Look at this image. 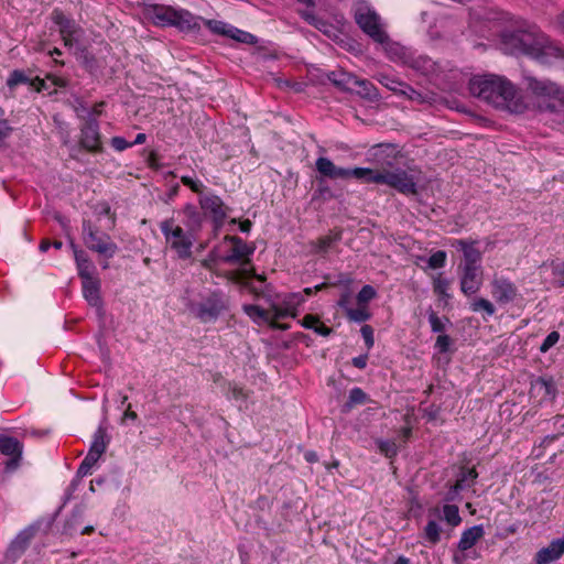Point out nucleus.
Listing matches in <instances>:
<instances>
[{
	"label": "nucleus",
	"mask_w": 564,
	"mask_h": 564,
	"mask_svg": "<svg viewBox=\"0 0 564 564\" xmlns=\"http://www.w3.org/2000/svg\"><path fill=\"white\" fill-rule=\"evenodd\" d=\"M501 50L511 55L530 56L542 64L564 57V50L551 42L535 25L503 33Z\"/></svg>",
	"instance_id": "nucleus-1"
},
{
	"label": "nucleus",
	"mask_w": 564,
	"mask_h": 564,
	"mask_svg": "<svg viewBox=\"0 0 564 564\" xmlns=\"http://www.w3.org/2000/svg\"><path fill=\"white\" fill-rule=\"evenodd\" d=\"M473 96L511 113H523L529 105L510 80L497 75L474 77L469 80Z\"/></svg>",
	"instance_id": "nucleus-2"
},
{
	"label": "nucleus",
	"mask_w": 564,
	"mask_h": 564,
	"mask_svg": "<svg viewBox=\"0 0 564 564\" xmlns=\"http://www.w3.org/2000/svg\"><path fill=\"white\" fill-rule=\"evenodd\" d=\"M368 172L365 177L367 183L386 184L404 195H414L417 193L416 181L402 169H368Z\"/></svg>",
	"instance_id": "nucleus-3"
},
{
	"label": "nucleus",
	"mask_w": 564,
	"mask_h": 564,
	"mask_svg": "<svg viewBox=\"0 0 564 564\" xmlns=\"http://www.w3.org/2000/svg\"><path fill=\"white\" fill-rule=\"evenodd\" d=\"M160 229L170 248L176 252L180 259H188L192 257V248L195 237L193 231L184 230L180 225L175 224L173 218L163 220Z\"/></svg>",
	"instance_id": "nucleus-4"
},
{
	"label": "nucleus",
	"mask_w": 564,
	"mask_h": 564,
	"mask_svg": "<svg viewBox=\"0 0 564 564\" xmlns=\"http://www.w3.org/2000/svg\"><path fill=\"white\" fill-rule=\"evenodd\" d=\"M228 307V296L221 291H212L200 302L189 304L188 310L200 322L210 323L215 322Z\"/></svg>",
	"instance_id": "nucleus-5"
},
{
	"label": "nucleus",
	"mask_w": 564,
	"mask_h": 564,
	"mask_svg": "<svg viewBox=\"0 0 564 564\" xmlns=\"http://www.w3.org/2000/svg\"><path fill=\"white\" fill-rule=\"evenodd\" d=\"M225 241H229L232 247L230 251L221 258L225 263H239L241 268L238 271L226 273V278L230 281H238V274H247L249 272L250 256L254 252V247L248 246L241 238L237 236H226Z\"/></svg>",
	"instance_id": "nucleus-6"
},
{
	"label": "nucleus",
	"mask_w": 564,
	"mask_h": 564,
	"mask_svg": "<svg viewBox=\"0 0 564 564\" xmlns=\"http://www.w3.org/2000/svg\"><path fill=\"white\" fill-rule=\"evenodd\" d=\"M145 14L156 25H177L182 29H191L195 25L194 18L188 11H178L167 6L150 4L145 9Z\"/></svg>",
	"instance_id": "nucleus-7"
},
{
	"label": "nucleus",
	"mask_w": 564,
	"mask_h": 564,
	"mask_svg": "<svg viewBox=\"0 0 564 564\" xmlns=\"http://www.w3.org/2000/svg\"><path fill=\"white\" fill-rule=\"evenodd\" d=\"M355 21L358 26L375 42L388 44L390 39L384 30L379 14L366 4H360L355 10Z\"/></svg>",
	"instance_id": "nucleus-8"
},
{
	"label": "nucleus",
	"mask_w": 564,
	"mask_h": 564,
	"mask_svg": "<svg viewBox=\"0 0 564 564\" xmlns=\"http://www.w3.org/2000/svg\"><path fill=\"white\" fill-rule=\"evenodd\" d=\"M527 88L532 93L536 107L540 111L556 112L557 105L554 101L557 85L551 80L538 79L533 76H525Z\"/></svg>",
	"instance_id": "nucleus-9"
},
{
	"label": "nucleus",
	"mask_w": 564,
	"mask_h": 564,
	"mask_svg": "<svg viewBox=\"0 0 564 564\" xmlns=\"http://www.w3.org/2000/svg\"><path fill=\"white\" fill-rule=\"evenodd\" d=\"M83 241L89 250L107 258H112L118 251V246L110 236L99 232L89 220H83Z\"/></svg>",
	"instance_id": "nucleus-10"
},
{
	"label": "nucleus",
	"mask_w": 564,
	"mask_h": 564,
	"mask_svg": "<svg viewBox=\"0 0 564 564\" xmlns=\"http://www.w3.org/2000/svg\"><path fill=\"white\" fill-rule=\"evenodd\" d=\"M315 166L317 172L330 180H347L355 177L358 180H365L368 172V167H354L344 169L336 166L328 158L321 156L316 160Z\"/></svg>",
	"instance_id": "nucleus-11"
},
{
	"label": "nucleus",
	"mask_w": 564,
	"mask_h": 564,
	"mask_svg": "<svg viewBox=\"0 0 564 564\" xmlns=\"http://www.w3.org/2000/svg\"><path fill=\"white\" fill-rule=\"evenodd\" d=\"M491 295L499 304L513 302L518 296V288L509 279L494 275L491 282Z\"/></svg>",
	"instance_id": "nucleus-12"
},
{
	"label": "nucleus",
	"mask_w": 564,
	"mask_h": 564,
	"mask_svg": "<svg viewBox=\"0 0 564 564\" xmlns=\"http://www.w3.org/2000/svg\"><path fill=\"white\" fill-rule=\"evenodd\" d=\"M54 22L59 26V34L66 47L72 48L82 35V29L62 12H54Z\"/></svg>",
	"instance_id": "nucleus-13"
},
{
	"label": "nucleus",
	"mask_w": 564,
	"mask_h": 564,
	"mask_svg": "<svg viewBox=\"0 0 564 564\" xmlns=\"http://www.w3.org/2000/svg\"><path fill=\"white\" fill-rule=\"evenodd\" d=\"M478 241L468 239H454L451 246L463 252L464 262L459 267L481 268V252L477 248Z\"/></svg>",
	"instance_id": "nucleus-14"
},
{
	"label": "nucleus",
	"mask_w": 564,
	"mask_h": 564,
	"mask_svg": "<svg viewBox=\"0 0 564 564\" xmlns=\"http://www.w3.org/2000/svg\"><path fill=\"white\" fill-rule=\"evenodd\" d=\"M0 453L9 457L6 462V470L13 471L21 459L22 444L15 437L0 435Z\"/></svg>",
	"instance_id": "nucleus-15"
},
{
	"label": "nucleus",
	"mask_w": 564,
	"mask_h": 564,
	"mask_svg": "<svg viewBox=\"0 0 564 564\" xmlns=\"http://www.w3.org/2000/svg\"><path fill=\"white\" fill-rule=\"evenodd\" d=\"M199 205L203 210L209 213L213 220L217 226H221L227 217V207L223 199L214 194H208L199 197Z\"/></svg>",
	"instance_id": "nucleus-16"
},
{
	"label": "nucleus",
	"mask_w": 564,
	"mask_h": 564,
	"mask_svg": "<svg viewBox=\"0 0 564 564\" xmlns=\"http://www.w3.org/2000/svg\"><path fill=\"white\" fill-rule=\"evenodd\" d=\"M462 271L460 291L470 296L480 290L482 284L481 268L458 267Z\"/></svg>",
	"instance_id": "nucleus-17"
},
{
	"label": "nucleus",
	"mask_w": 564,
	"mask_h": 564,
	"mask_svg": "<svg viewBox=\"0 0 564 564\" xmlns=\"http://www.w3.org/2000/svg\"><path fill=\"white\" fill-rule=\"evenodd\" d=\"M83 295L90 306L97 308L99 316L104 315L101 297H100V281L99 279L90 278L83 280Z\"/></svg>",
	"instance_id": "nucleus-18"
},
{
	"label": "nucleus",
	"mask_w": 564,
	"mask_h": 564,
	"mask_svg": "<svg viewBox=\"0 0 564 564\" xmlns=\"http://www.w3.org/2000/svg\"><path fill=\"white\" fill-rule=\"evenodd\" d=\"M80 144L91 152L100 150L99 127L96 120H89L83 127Z\"/></svg>",
	"instance_id": "nucleus-19"
},
{
	"label": "nucleus",
	"mask_w": 564,
	"mask_h": 564,
	"mask_svg": "<svg viewBox=\"0 0 564 564\" xmlns=\"http://www.w3.org/2000/svg\"><path fill=\"white\" fill-rule=\"evenodd\" d=\"M564 554V536L553 540L546 547L535 554V564H550Z\"/></svg>",
	"instance_id": "nucleus-20"
},
{
	"label": "nucleus",
	"mask_w": 564,
	"mask_h": 564,
	"mask_svg": "<svg viewBox=\"0 0 564 564\" xmlns=\"http://www.w3.org/2000/svg\"><path fill=\"white\" fill-rule=\"evenodd\" d=\"M531 394L541 401L553 400L556 395V386L553 379L540 377L531 383Z\"/></svg>",
	"instance_id": "nucleus-21"
},
{
	"label": "nucleus",
	"mask_w": 564,
	"mask_h": 564,
	"mask_svg": "<svg viewBox=\"0 0 564 564\" xmlns=\"http://www.w3.org/2000/svg\"><path fill=\"white\" fill-rule=\"evenodd\" d=\"M378 82L384 87H387L389 90L406 95L410 99H416L420 97V94L415 91L412 87L390 75L380 74L378 76Z\"/></svg>",
	"instance_id": "nucleus-22"
},
{
	"label": "nucleus",
	"mask_w": 564,
	"mask_h": 564,
	"mask_svg": "<svg viewBox=\"0 0 564 564\" xmlns=\"http://www.w3.org/2000/svg\"><path fill=\"white\" fill-rule=\"evenodd\" d=\"M39 527L32 524L21 531L14 541L11 543L10 549L8 551L9 555H13L14 557L20 556L24 550L28 547L30 541L34 538L37 532Z\"/></svg>",
	"instance_id": "nucleus-23"
},
{
	"label": "nucleus",
	"mask_w": 564,
	"mask_h": 564,
	"mask_svg": "<svg viewBox=\"0 0 564 564\" xmlns=\"http://www.w3.org/2000/svg\"><path fill=\"white\" fill-rule=\"evenodd\" d=\"M70 247L74 251L75 261L78 269V274L82 280L95 278V265L89 260L85 251L78 249V247L72 241Z\"/></svg>",
	"instance_id": "nucleus-24"
},
{
	"label": "nucleus",
	"mask_w": 564,
	"mask_h": 564,
	"mask_svg": "<svg viewBox=\"0 0 564 564\" xmlns=\"http://www.w3.org/2000/svg\"><path fill=\"white\" fill-rule=\"evenodd\" d=\"M478 477V473L475 468H462L458 478L454 486L451 487L448 491L447 500L454 499V496L457 495L460 490L469 488Z\"/></svg>",
	"instance_id": "nucleus-25"
},
{
	"label": "nucleus",
	"mask_w": 564,
	"mask_h": 564,
	"mask_svg": "<svg viewBox=\"0 0 564 564\" xmlns=\"http://www.w3.org/2000/svg\"><path fill=\"white\" fill-rule=\"evenodd\" d=\"M356 76L343 69L333 70L327 74V79L337 88L344 91H354L352 85Z\"/></svg>",
	"instance_id": "nucleus-26"
},
{
	"label": "nucleus",
	"mask_w": 564,
	"mask_h": 564,
	"mask_svg": "<svg viewBox=\"0 0 564 564\" xmlns=\"http://www.w3.org/2000/svg\"><path fill=\"white\" fill-rule=\"evenodd\" d=\"M485 534L482 525H474L462 533L458 550L465 552L471 549Z\"/></svg>",
	"instance_id": "nucleus-27"
},
{
	"label": "nucleus",
	"mask_w": 564,
	"mask_h": 564,
	"mask_svg": "<svg viewBox=\"0 0 564 564\" xmlns=\"http://www.w3.org/2000/svg\"><path fill=\"white\" fill-rule=\"evenodd\" d=\"M395 148L392 144H377L370 150L371 160L378 164H391L390 159H394Z\"/></svg>",
	"instance_id": "nucleus-28"
},
{
	"label": "nucleus",
	"mask_w": 564,
	"mask_h": 564,
	"mask_svg": "<svg viewBox=\"0 0 564 564\" xmlns=\"http://www.w3.org/2000/svg\"><path fill=\"white\" fill-rule=\"evenodd\" d=\"M83 519L84 509L82 507H76L72 514L65 520L62 534L72 536L77 533L82 528Z\"/></svg>",
	"instance_id": "nucleus-29"
},
{
	"label": "nucleus",
	"mask_w": 564,
	"mask_h": 564,
	"mask_svg": "<svg viewBox=\"0 0 564 564\" xmlns=\"http://www.w3.org/2000/svg\"><path fill=\"white\" fill-rule=\"evenodd\" d=\"M354 87H357V89H354L352 93H356L361 98L368 100H377L379 98L377 88L367 79H360L356 76L352 88Z\"/></svg>",
	"instance_id": "nucleus-30"
},
{
	"label": "nucleus",
	"mask_w": 564,
	"mask_h": 564,
	"mask_svg": "<svg viewBox=\"0 0 564 564\" xmlns=\"http://www.w3.org/2000/svg\"><path fill=\"white\" fill-rule=\"evenodd\" d=\"M183 214L186 218L184 221L186 228L188 229V231H193L195 234L202 226L203 218L200 213L194 205L187 204L183 208Z\"/></svg>",
	"instance_id": "nucleus-31"
},
{
	"label": "nucleus",
	"mask_w": 564,
	"mask_h": 564,
	"mask_svg": "<svg viewBox=\"0 0 564 564\" xmlns=\"http://www.w3.org/2000/svg\"><path fill=\"white\" fill-rule=\"evenodd\" d=\"M107 445V431L102 426H99L94 434V440L89 452L101 456L106 452Z\"/></svg>",
	"instance_id": "nucleus-32"
},
{
	"label": "nucleus",
	"mask_w": 564,
	"mask_h": 564,
	"mask_svg": "<svg viewBox=\"0 0 564 564\" xmlns=\"http://www.w3.org/2000/svg\"><path fill=\"white\" fill-rule=\"evenodd\" d=\"M341 239V231H334L327 236L321 237L316 241V252L326 253L333 246Z\"/></svg>",
	"instance_id": "nucleus-33"
},
{
	"label": "nucleus",
	"mask_w": 564,
	"mask_h": 564,
	"mask_svg": "<svg viewBox=\"0 0 564 564\" xmlns=\"http://www.w3.org/2000/svg\"><path fill=\"white\" fill-rule=\"evenodd\" d=\"M243 311L254 322H264L269 324L271 321V312L265 311L258 305H245Z\"/></svg>",
	"instance_id": "nucleus-34"
},
{
	"label": "nucleus",
	"mask_w": 564,
	"mask_h": 564,
	"mask_svg": "<svg viewBox=\"0 0 564 564\" xmlns=\"http://www.w3.org/2000/svg\"><path fill=\"white\" fill-rule=\"evenodd\" d=\"M30 76H28L23 70L15 69L13 70L7 79V85L10 89L14 88L21 84H28L30 86L35 85V82L32 80Z\"/></svg>",
	"instance_id": "nucleus-35"
},
{
	"label": "nucleus",
	"mask_w": 564,
	"mask_h": 564,
	"mask_svg": "<svg viewBox=\"0 0 564 564\" xmlns=\"http://www.w3.org/2000/svg\"><path fill=\"white\" fill-rule=\"evenodd\" d=\"M368 397L360 388H354L349 392L348 401L345 403V409L347 411L351 410L355 405L366 403Z\"/></svg>",
	"instance_id": "nucleus-36"
},
{
	"label": "nucleus",
	"mask_w": 564,
	"mask_h": 564,
	"mask_svg": "<svg viewBox=\"0 0 564 564\" xmlns=\"http://www.w3.org/2000/svg\"><path fill=\"white\" fill-rule=\"evenodd\" d=\"M444 520L452 527H457L462 522L458 507L455 505H445L443 507Z\"/></svg>",
	"instance_id": "nucleus-37"
},
{
	"label": "nucleus",
	"mask_w": 564,
	"mask_h": 564,
	"mask_svg": "<svg viewBox=\"0 0 564 564\" xmlns=\"http://www.w3.org/2000/svg\"><path fill=\"white\" fill-rule=\"evenodd\" d=\"M271 312V321L269 322V325L272 327V328H276V329H288L289 326L285 325V324H279L278 323V319L280 318H284L289 315V311L288 310H283V308H280V307H276V306H273L271 310H269Z\"/></svg>",
	"instance_id": "nucleus-38"
},
{
	"label": "nucleus",
	"mask_w": 564,
	"mask_h": 564,
	"mask_svg": "<svg viewBox=\"0 0 564 564\" xmlns=\"http://www.w3.org/2000/svg\"><path fill=\"white\" fill-rule=\"evenodd\" d=\"M229 32L230 33H229L228 37H230L237 42L246 43V44H256L257 43V37L251 33L239 30L235 26H232V29L229 30Z\"/></svg>",
	"instance_id": "nucleus-39"
},
{
	"label": "nucleus",
	"mask_w": 564,
	"mask_h": 564,
	"mask_svg": "<svg viewBox=\"0 0 564 564\" xmlns=\"http://www.w3.org/2000/svg\"><path fill=\"white\" fill-rule=\"evenodd\" d=\"M425 539L432 543L436 544L441 539V527L435 521H429L426 527L424 528Z\"/></svg>",
	"instance_id": "nucleus-40"
},
{
	"label": "nucleus",
	"mask_w": 564,
	"mask_h": 564,
	"mask_svg": "<svg viewBox=\"0 0 564 564\" xmlns=\"http://www.w3.org/2000/svg\"><path fill=\"white\" fill-rule=\"evenodd\" d=\"M346 315L350 321L357 323L366 322L370 318L369 312L367 311L366 306L362 305L357 308L347 307Z\"/></svg>",
	"instance_id": "nucleus-41"
},
{
	"label": "nucleus",
	"mask_w": 564,
	"mask_h": 564,
	"mask_svg": "<svg viewBox=\"0 0 564 564\" xmlns=\"http://www.w3.org/2000/svg\"><path fill=\"white\" fill-rule=\"evenodd\" d=\"M474 312L484 311L488 316H492L496 312L494 304L487 299H477L471 303Z\"/></svg>",
	"instance_id": "nucleus-42"
},
{
	"label": "nucleus",
	"mask_w": 564,
	"mask_h": 564,
	"mask_svg": "<svg viewBox=\"0 0 564 564\" xmlns=\"http://www.w3.org/2000/svg\"><path fill=\"white\" fill-rule=\"evenodd\" d=\"M376 290L371 285H365L357 294V302L359 305H366L376 296Z\"/></svg>",
	"instance_id": "nucleus-43"
},
{
	"label": "nucleus",
	"mask_w": 564,
	"mask_h": 564,
	"mask_svg": "<svg viewBox=\"0 0 564 564\" xmlns=\"http://www.w3.org/2000/svg\"><path fill=\"white\" fill-rule=\"evenodd\" d=\"M207 26L214 32V33H217V34H221V35H226L228 36L229 35V30L232 29V25H229L225 22H221V21H216V20H209L207 21Z\"/></svg>",
	"instance_id": "nucleus-44"
},
{
	"label": "nucleus",
	"mask_w": 564,
	"mask_h": 564,
	"mask_svg": "<svg viewBox=\"0 0 564 564\" xmlns=\"http://www.w3.org/2000/svg\"><path fill=\"white\" fill-rule=\"evenodd\" d=\"M560 339V333L556 330L551 332L540 346V351L545 354L552 347H554Z\"/></svg>",
	"instance_id": "nucleus-45"
},
{
	"label": "nucleus",
	"mask_w": 564,
	"mask_h": 564,
	"mask_svg": "<svg viewBox=\"0 0 564 564\" xmlns=\"http://www.w3.org/2000/svg\"><path fill=\"white\" fill-rule=\"evenodd\" d=\"M446 262V252L445 251H436L429 258V265L432 269H440L445 265Z\"/></svg>",
	"instance_id": "nucleus-46"
},
{
	"label": "nucleus",
	"mask_w": 564,
	"mask_h": 564,
	"mask_svg": "<svg viewBox=\"0 0 564 564\" xmlns=\"http://www.w3.org/2000/svg\"><path fill=\"white\" fill-rule=\"evenodd\" d=\"M552 274L557 286H564V262L552 263Z\"/></svg>",
	"instance_id": "nucleus-47"
},
{
	"label": "nucleus",
	"mask_w": 564,
	"mask_h": 564,
	"mask_svg": "<svg viewBox=\"0 0 564 564\" xmlns=\"http://www.w3.org/2000/svg\"><path fill=\"white\" fill-rule=\"evenodd\" d=\"M429 322H430L432 332L442 333L445 330L444 322L437 316V314L434 311H431L429 313Z\"/></svg>",
	"instance_id": "nucleus-48"
},
{
	"label": "nucleus",
	"mask_w": 564,
	"mask_h": 564,
	"mask_svg": "<svg viewBox=\"0 0 564 564\" xmlns=\"http://www.w3.org/2000/svg\"><path fill=\"white\" fill-rule=\"evenodd\" d=\"M315 28L318 31L323 32L328 37L336 36V31H337L336 28L323 19H318V21L315 24Z\"/></svg>",
	"instance_id": "nucleus-49"
},
{
	"label": "nucleus",
	"mask_w": 564,
	"mask_h": 564,
	"mask_svg": "<svg viewBox=\"0 0 564 564\" xmlns=\"http://www.w3.org/2000/svg\"><path fill=\"white\" fill-rule=\"evenodd\" d=\"M181 182L189 187L194 193H202L203 192V188H204V185L202 182L197 181V180H194L189 176H182L181 177Z\"/></svg>",
	"instance_id": "nucleus-50"
},
{
	"label": "nucleus",
	"mask_w": 564,
	"mask_h": 564,
	"mask_svg": "<svg viewBox=\"0 0 564 564\" xmlns=\"http://www.w3.org/2000/svg\"><path fill=\"white\" fill-rule=\"evenodd\" d=\"M449 288V282L441 275L434 280V292L437 294L446 295Z\"/></svg>",
	"instance_id": "nucleus-51"
},
{
	"label": "nucleus",
	"mask_w": 564,
	"mask_h": 564,
	"mask_svg": "<svg viewBox=\"0 0 564 564\" xmlns=\"http://www.w3.org/2000/svg\"><path fill=\"white\" fill-rule=\"evenodd\" d=\"M451 346V338L447 335H438L435 347L440 352H446Z\"/></svg>",
	"instance_id": "nucleus-52"
},
{
	"label": "nucleus",
	"mask_w": 564,
	"mask_h": 564,
	"mask_svg": "<svg viewBox=\"0 0 564 564\" xmlns=\"http://www.w3.org/2000/svg\"><path fill=\"white\" fill-rule=\"evenodd\" d=\"M380 451L388 457H392L397 454V446L392 442H383L379 443Z\"/></svg>",
	"instance_id": "nucleus-53"
},
{
	"label": "nucleus",
	"mask_w": 564,
	"mask_h": 564,
	"mask_svg": "<svg viewBox=\"0 0 564 564\" xmlns=\"http://www.w3.org/2000/svg\"><path fill=\"white\" fill-rule=\"evenodd\" d=\"M361 335L365 339V343L368 348L373 346V329L369 325H364L361 327Z\"/></svg>",
	"instance_id": "nucleus-54"
},
{
	"label": "nucleus",
	"mask_w": 564,
	"mask_h": 564,
	"mask_svg": "<svg viewBox=\"0 0 564 564\" xmlns=\"http://www.w3.org/2000/svg\"><path fill=\"white\" fill-rule=\"evenodd\" d=\"M111 147L117 151H123L131 147V144L122 137H113L111 139Z\"/></svg>",
	"instance_id": "nucleus-55"
},
{
	"label": "nucleus",
	"mask_w": 564,
	"mask_h": 564,
	"mask_svg": "<svg viewBox=\"0 0 564 564\" xmlns=\"http://www.w3.org/2000/svg\"><path fill=\"white\" fill-rule=\"evenodd\" d=\"M230 393L235 400H246L248 398V392L237 384L230 386Z\"/></svg>",
	"instance_id": "nucleus-56"
},
{
	"label": "nucleus",
	"mask_w": 564,
	"mask_h": 564,
	"mask_svg": "<svg viewBox=\"0 0 564 564\" xmlns=\"http://www.w3.org/2000/svg\"><path fill=\"white\" fill-rule=\"evenodd\" d=\"M317 322H318L317 316L308 314L303 317L301 323H302L303 327L314 330Z\"/></svg>",
	"instance_id": "nucleus-57"
},
{
	"label": "nucleus",
	"mask_w": 564,
	"mask_h": 564,
	"mask_svg": "<svg viewBox=\"0 0 564 564\" xmlns=\"http://www.w3.org/2000/svg\"><path fill=\"white\" fill-rule=\"evenodd\" d=\"M314 332L321 336L327 337L333 333V329L318 321L316 323Z\"/></svg>",
	"instance_id": "nucleus-58"
},
{
	"label": "nucleus",
	"mask_w": 564,
	"mask_h": 564,
	"mask_svg": "<svg viewBox=\"0 0 564 564\" xmlns=\"http://www.w3.org/2000/svg\"><path fill=\"white\" fill-rule=\"evenodd\" d=\"M11 127L9 126L8 121L4 119H0V142L9 137L11 133Z\"/></svg>",
	"instance_id": "nucleus-59"
},
{
	"label": "nucleus",
	"mask_w": 564,
	"mask_h": 564,
	"mask_svg": "<svg viewBox=\"0 0 564 564\" xmlns=\"http://www.w3.org/2000/svg\"><path fill=\"white\" fill-rule=\"evenodd\" d=\"M554 101L557 105V111L564 108V88L557 86V91L555 93Z\"/></svg>",
	"instance_id": "nucleus-60"
},
{
	"label": "nucleus",
	"mask_w": 564,
	"mask_h": 564,
	"mask_svg": "<svg viewBox=\"0 0 564 564\" xmlns=\"http://www.w3.org/2000/svg\"><path fill=\"white\" fill-rule=\"evenodd\" d=\"M101 456L97 455V454H94L91 452L88 451L86 457L84 458V463L86 465H88L89 467H94L95 464L98 462V459L100 458Z\"/></svg>",
	"instance_id": "nucleus-61"
},
{
	"label": "nucleus",
	"mask_w": 564,
	"mask_h": 564,
	"mask_svg": "<svg viewBox=\"0 0 564 564\" xmlns=\"http://www.w3.org/2000/svg\"><path fill=\"white\" fill-rule=\"evenodd\" d=\"M367 355H361L352 358V365L359 369H364L367 366Z\"/></svg>",
	"instance_id": "nucleus-62"
},
{
	"label": "nucleus",
	"mask_w": 564,
	"mask_h": 564,
	"mask_svg": "<svg viewBox=\"0 0 564 564\" xmlns=\"http://www.w3.org/2000/svg\"><path fill=\"white\" fill-rule=\"evenodd\" d=\"M301 15L305 21H307L313 26H315L316 22L319 19L310 11H301Z\"/></svg>",
	"instance_id": "nucleus-63"
},
{
	"label": "nucleus",
	"mask_w": 564,
	"mask_h": 564,
	"mask_svg": "<svg viewBox=\"0 0 564 564\" xmlns=\"http://www.w3.org/2000/svg\"><path fill=\"white\" fill-rule=\"evenodd\" d=\"M32 80L35 82V85H32L31 87H33L36 91H42V90L47 89V86H46V83L44 79L35 77Z\"/></svg>",
	"instance_id": "nucleus-64"
}]
</instances>
